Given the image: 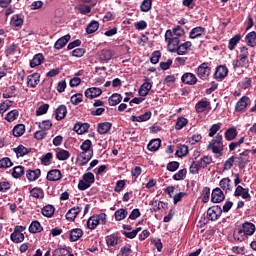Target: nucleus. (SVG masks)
<instances>
[{
  "label": "nucleus",
  "instance_id": "nucleus-53",
  "mask_svg": "<svg viewBox=\"0 0 256 256\" xmlns=\"http://www.w3.org/2000/svg\"><path fill=\"white\" fill-rule=\"evenodd\" d=\"M97 225H100L99 220L96 215L91 216L87 221L88 229H96Z\"/></svg>",
  "mask_w": 256,
  "mask_h": 256
},
{
  "label": "nucleus",
  "instance_id": "nucleus-38",
  "mask_svg": "<svg viewBox=\"0 0 256 256\" xmlns=\"http://www.w3.org/2000/svg\"><path fill=\"white\" fill-rule=\"evenodd\" d=\"M99 29V22L92 20L86 27V33L93 35Z\"/></svg>",
  "mask_w": 256,
  "mask_h": 256
},
{
  "label": "nucleus",
  "instance_id": "nucleus-6",
  "mask_svg": "<svg viewBox=\"0 0 256 256\" xmlns=\"http://www.w3.org/2000/svg\"><path fill=\"white\" fill-rule=\"evenodd\" d=\"M165 41L167 43L168 51L170 53H177V51H179V47L181 45V40L179 39V37L168 36L167 38H165Z\"/></svg>",
  "mask_w": 256,
  "mask_h": 256
},
{
  "label": "nucleus",
  "instance_id": "nucleus-5",
  "mask_svg": "<svg viewBox=\"0 0 256 256\" xmlns=\"http://www.w3.org/2000/svg\"><path fill=\"white\" fill-rule=\"evenodd\" d=\"M95 183V175L91 172L85 173L82 179L78 183V189L80 191H85Z\"/></svg>",
  "mask_w": 256,
  "mask_h": 256
},
{
  "label": "nucleus",
  "instance_id": "nucleus-55",
  "mask_svg": "<svg viewBox=\"0 0 256 256\" xmlns=\"http://www.w3.org/2000/svg\"><path fill=\"white\" fill-rule=\"evenodd\" d=\"M187 153H189V147H187V145H180L177 147V150H176L177 157H180V158L185 157Z\"/></svg>",
  "mask_w": 256,
  "mask_h": 256
},
{
  "label": "nucleus",
  "instance_id": "nucleus-9",
  "mask_svg": "<svg viewBox=\"0 0 256 256\" xmlns=\"http://www.w3.org/2000/svg\"><path fill=\"white\" fill-rule=\"evenodd\" d=\"M211 111V102L207 98H203L195 104L196 113H205V111Z\"/></svg>",
  "mask_w": 256,
  "mask_h": 256
},
{
  "label": "nucleus",
  "instance_id": "nucleus-12",
  "mask_svg": "<svg viewBox=\"0 0 256 256\" xmlns=\"http://www.w3.org/2000/svg\"><path fill=\"white\" fill-rule=\"evenodd\" d=\"M151 89H153V84L149 82V78H146V82H144L138 90V95L140 97H147Z\"/></svg>",
  "mask_w": 256,
  "mask_h": 256
},
{
  "label": "nucleus",
  "instance_id": "nucleus-49",
  "mask_svg": "<svg viewBox=\"0 0 256 256\" xmlns=\"http://www.w3.org/2000/svg\"><path fill=\"white\" fill-rule=\"evenodd\" d=\"M189 123V120H187V118L185 117H179L176 121L175 124V129L176 131H181V129H183V127H186V125Z\"/></svg>",
  "mask_w": 256,
  "mask_h": 256
},
{
  "label": "nucleus",
  "instance_id": "nucleus-29",
  "mask_svg": "<svg viewBox=\"0 0 256 256\" xmlns=\"http://www.w3.org/2000/svg\"><path fill=\"white\" fill-rule=\"evenodd\" d=\"M121 101H123V96H121V94H119V93L112 94L111 97H109V99H108V103H109L110 107H115V106L119 105V103H121Z\"/></svg>",
  "mask_w": 256,
  "mask_h": 256
},
{
  "label": "nucleus",
  "instance_id": "nucleus-19",
  "mask_svg": "<svg viewBox=\"0 0 256 256\" xmlns=\"http://www.w3.org/2000/svg\"><path fill=\"white\" fill-rule=\"evenodd\" d=\"M207 165H209V162H205V161H193L192 164L190 165V173H192V175H197V173H199V169H203L205 167H207Z\"/></svg>",
  "mask_w": 256,
  "mask_h": 256
},
{
  "label": "nucleus",
  "instance_id": "nucleus-62",
  "mask_svg": "<svg viewBox=\"0 0 256 256\" xmlns=\"http://www.w3.org/2000/svg\"><path fill=\"white\" fill-rule=\"evenodd\" d=\"M30 195L34 197V199H43V190L41 188H33L30 191Z\"/></svg>",
  "mask_w": 256,
  "mask_h": 256
},
{
  "label": "nucleus",
  "instance_id": "nucleus-21",
  "mask_svg": "<svg viewBox=\"0 0 256 256\" xmlns=\"http://www.w3.org/2000/svg\"><path fill=\"white\" fill-rule=\"evenodd\" d=\"M102 93H103V90H101V88L91 87L86 89L85 97H87V99H95L97 97H100Z\"/></svg>",
  "mask_w": 256,
  "mask_h": 256
},
{
  "label": "nucleus",
  "instance_id": "nucleus-57",
  "mask_svg": "<svg viewBox=\"0 0 256 256\" xmlns=\"http://www.w3.org/2000/svg\"><path fill=\"white\" fill-rule=\"evenodd\" d=\"M187 177V169H181L176 174L173 175L174 181H183Z\"/></svg>",
  "mask_w": 256,
  "mask_h": 256
},
{
  "label": "nucleus",
  "instance_id": "nucleus-23",
  "mask_svg": "<svg viewBox=\"0 0 256 256\" xmlns=\"http://www.w3.org/2000/svg\"><path fill=\"white\" fill-rule=\"evenodd\" d=\"M71 41V35L67 34L65 36L60 37L54 44V49L57 51H60V49H63L65 45H67Z\"/></svg>",
  "mask_w": 256,
  "mask_h": 256
},
{
  "label": "nucleus",
  "instance_id": "nucleus-3",
  "mask_svg": "<svg viewBox=\"0 0 256 256\" xmlns=\"http://www.w3.org/2000/svg\"><path fill=\"white\" fill-rule=\"evenodd\" d=\"M211 71V62H203L195 69V73L201 81H209Z\"/></svg>",
  "mask_w": 256,
  "mask_h": 256
},
{
  "label": "nucleus",
  "instance_id": "nucleus-44",
  "mask_svg": "<svg viewBox=\"0 0 256 256\" xmlns=\"http://www.w3.org/2000/svg\"><path fill=\"white\" fill-rule=\"evenodd\" d=\"M17 53V44L13 43L6 46L5 55L8 59H11L12 55Z\"/></svg>",
  "mask_w": 256,
  "mask_h": 256
},
{
  "label": "nucleus",
  "instance_id": "nucleus-26",
  "mask_svg": "<svg viewBox=\"0 0 256 256\" xmlns=\"http://www.w3.org/2000/svg\"><path fill=\"white\" fill-rule=\"evenodd\" d=\"M79 213H81V207L75 206V207L71 208L66 213V220L67 221H75V219H77V215Z\"/></svg>",
  "mask_w": 256,
  "mask_h": 256
},
{
  "label": "nucleus",
  "instance_id": "nucleus-59",
  "mask_svg": "<svg viewBox=\"0 0 256 256\" xmlns=\"http://www.w3.org/2000/svg\"><path fill=\"white\" fill-rule=\"evenodd\" d=\"M70 101L72 105H79V103H83V94H74L73 96H71Z\"/></svg>",
  "mask_w": 256,
  "mask_h": 256
},
{
  "label": "nucleus",
  "instance_id": "nucleus-64",
  "mask_svg": "<svg viewBox=\"0 0 256 256\" xmlns=\"http://www.w3.org/2000/svg\"><path fill=\"white\" fill-rule=\"evenodd\" d=\"M49 111V104H42L39 106V108L36 110L37 117L41 115H45Z\"/></svg>",
  "mask_w": 256,
  "mask_h": 256
},
{
  "label": "nucleus",
  "instance_id": "nucleus-35",
  "mask_svg": "<svg viewBox=\"0 0 256 256\" xmlns=\"http://www.w3.org/2000/svg\"><path fill=\"white\" fill-rule=\"evenodd\" d=\"M95 7V4L87 5V4H79L76 9L79 11L81 15H87L91 13V9Z\"/></svg>",
  "mask_w": 256,
  "mask_h": 256
},
{
  "label": "nucleus",
  "instance_id": "nucleus-13",
  "mask_svg": "<svg viewBox=\"0 0 256 256\" xmlns=\"http://www.w3.org/2000/svg\"><path fill=\"white\" fill-rule=\"evenodd\" d=\"M183 35H185V29H183V27L181 26H176L175 28H173L172 30H167L165 33V39H167L168 37H183Z\"/></svg>",
  "mask_w": 256,
  "mask_h": 256
},
{
  "label": "nucleus",
  "instance_id": "nucleus-16",
  "mask_svg": "<svg viewBox=\"0 0 256 256\" xmlns=\"http://www.w3.org/2000/svg\"><path fill=\"white\" fill-rule=\"evenodd\" d=\"M89 127H91V124L89 123L76 122L74 124L73 131H75L77 135H84V133L89 131Z\"/></svg>",
  "mask_w": 256,
  "mask_h": 256
},
{
  "label": "nucleus",
  "instance_id": "nucleus-2",
  "mask_svg": "<svg viewBox=\"0 0 256 256\" xmlns=\"http://www.w3.org/2000/svg\"><path fill=\"white\" fill-rule=\"evenodd\" d=\"M208 149H211L212 153H214L215 159H219L223 156L225 146L223 145V135L221 133H218L215 138L209 142Z\"/></svg>",
  "mask_w": 256,
  "mask_h": 256
},
{
  "label": "nucleus",
  "instance_id": "nucleus-34",
  "mask_svg": "<svg viewBox=\"0 0 256 256\" xmlns=\"http://www.w3.org/2000/svg\"><path fill=\"white\" fill-rule=\"evenodd\" d=\"M83 237V230L81 228H75L70 231V241H79Z\"/></svg>",
  "mask_w": 256,
  "mask_h": 256
},
{
  "label": "nucleus",
  "instance_id": "nucleus-47",
  "mask_svg": "<svg viewBox=\"0 0 256 256\" xmlns=\"http://www.w3.org/2000/svg\"><path fill=\"white\" fill-rule=\"evenodd\" d=\"M10 239L13 241V243H23V241H25V234L13 232Z\"/></svg>",
  "mask_w": 256,
  "mask_h": 256
},
{
  "label": "nucleus",
  "instance_id": "nucleus-15",
  "mask_svg": "<svg viewBox=\"0 0 256 256\" xmlns=\"http://www.w3.org/2000/svg\"><path fill=\"white\" fill-rule=\"evenodd\" d=\"M100 63H109L113 59V50L103 49L98 54Z\"/></svg>",
  "mask_w": 256,
  "mask_h": 256
},
{
  "label": "nucleus",
  "instance_id": "nucleus-52",
  "mask_svg": "<svg viewBox=\"0 0 256 256\" xmlns=\"http://www.w3.org/2000/svg\"><path fill=\"white\" fill-rule=\"evenodd\" d=\"M240 89H249L253 85V80L250 77H246L239 82Z\"/></svg>",
  "mask_w": 256,
  "mask_h": 256
},
{
  "label": "nucleus",
  "instance_id": "nucleus-24",
  "mask_svg": "<svg viewBox=\"0 0 256 256\" xmlns=\"http://www.w3.org/2000/svg\"><path fill=\"white\" fill-rule=\"evenodd\" d=\"M67 117V106L60 105L55 110V119L56 121H61Z\"/></svg>",
  "mask_w": 256,
  "mask_h": 256
},
{
  "label": "nucleus",
  "instance_id": "nucleus-18",
  "mask_svg": "<svg viewBox=\"0 0 256 256\" xmlns=\"http://www.w3.org/2000/svg\"><path fill=\"white\" fill-rule=\"evenodd\" d=\"M223 210L219 207H212L207 210V217L210 221H217L221 217Z\"/></svg>",
  "mask_w": 256,
  "mask_h": 256
},
{
  "label": "nucleus",
  "instance_id": "nucleus-36",
  "mask_svg": "<svg viewBox=\"0 0 256 256\" xmlns=\"http://www.w3.org/2000/svg\"><path fill=\"white\" fill-rule=\"evenodd\" d=\"M240 41H241V34H236L234 37H232L228 42L229 51H235V47H237V44Z\"/></svg>",
  "mask_w": 256,
  "mask_h": 256
},
{
  "label": "nucleus",
  "instance_id": "nucleus-28",
  "mask_svg": "<svg viewBox=\"0 0 256 256\" xmlns=\"http://www.w3.org/2000/svg\"><path fill=\"white\" fill-rule=\"evenodd\" d=\"M237 135H239V132L235 127L228 128L224 133L226 141H234V139H237Z\"/></svg>",
  "mask_w": 256,
  "mask_h": 256
},
{
  "label": "nucleus",
  "instance_id": "nucleus-11",
  "mask_svg": "<svg viewBox=\"0 0 256 256\" xmlns=\"http://www.w3.org/2000/svg\"><path fill=\"white\" fill-rule=\"evenodd\" d=\"M41 82V74L35 72L33 74L28 75L27 77V86L31 89H35Z\"/></svg>",
  "mask_w": 256,
  "mask_h": 256
},
{
  "label": "nucleus",
  "instance_id": "nucleus-39",
  "mask_svg": "<svg viewBox=\"0 0 256 256\" xmlns=\"http://www.w3.org/2000/svg\"><path fill=\"white\" fill-rule=\"evenodd\" d=\"M12 133L14 137H22L25 134V124H17L14 126Z\"/></svg>",
  "mask_w": 256,
  "mask_h": 256
},
{
  "label": "nucleus",
  "instance_id": "nucleus-27",
  "mask_svg": "<svg viewBox=\"0 0 256 256\" xmlns=\"http://www.w3.org/2000/svg\"><path fill=\"white\" fill-rule=\"evenodd\" d=\"M112 127H113V124H111V122L99 123L97 131L99 135H107V133L111 131Z\"/></svg>",
  "mask_w": 256,
  "mask_h": 256
},
{
  "label": "nucleus",
  "instance_id": "nucleus-7",
  "mask_svg": "<svg viewBox=\"0 0 256 256\" xmlns=\"http://www.w3.org/2000/svg\"><path fill=\"white\" fill-rule=\"evenodd\" d=\"M249 105H251V99L248 96L241 97L235 104L236 113H244Z\"/></svg>",
  "mask_w": 256,
  "mask_h": 256
},
{
  "label": "nucleus",
  "instance_id": "nucleus-22",
  "mask_svg": "<svg viewBox=\"0 0 256 256\" xmlns=\"http://www.w3.org/2000/svg\"><path fill=\"white\" fill-rule=\"evenodd\" d=\"M235 197H242V199H251V194H249V188H244L243 186H237L234 191Z\"/></svg>",
  "mask_w": 256,
  "mask_h": 256
},
{
  "label": "nucleus",
  "instance_id": "nucleus-14",
  "mask_svg": "<svg viewBox=\"0 0 256 256\" xmlns=\"http://www.w3.org/2000/svg\"><path fill=\"white\" fill-rule=\"evenodd\" d=\"M207 33V30L203 26H197L193 28L189 33V39H199Z\"/></svg>",
  "mask_w": 256,
  "mask_h": 256
},
{
  "label": "nucleus",
  "instance_id": "nucleus-32",
  "mask_svg": "<svg viewBox=\"0 0 256 256\" xmlns=\"http://www.w3.org/2000/svg\"><path fill=\"white\" fill-rule=\"evenodd\" d=\"M159 147H161V139L159 138H154L152 140H150V142L147 145V149L148 151H158Z\"/></svg>",
  "mask_w": 256,
  "mask_h": 256
},
{
  "label": "nucleus",
  "instance_id": "nucleus-45",
  "mask_svg": "<svg viewBox=\"0 0 256 256\" xmlns=\"http://www.w3.org/2000/svg\"><path fill=\"white\" fill-rule=\"evenodd\" d=\"M30 233H41L43 231V227L39 221H33L29 226Z\"/></svg>",
  "mask_w": 256,
  "mask_h": 256
},
{
  "label": "nucleus",
  "instance_id": "nucleus-25",
  "mask_svg": "<svg viewBox=\"0 0 256 256\" xmlns=\"http://www.w3.org/2000/svg\"><path fill=\"white\" fill-rule=\"evenodd\" d=\"M45 61V56L42 53H38L34 55L32 60H30L31 69H35V67H39Z\"/></svg>",
  "mask_w": 256,
  "mask_h": 256
},
{
  "label": "nucleus",
  "instance_id": "nucleus-42",
  "mask_svg": "<svg viewBox=\"0 0 256 256\" xmlns=\"http://www.w3.org/2000/svg\"><path fill=\"white\" fill-rule=\"evenodd\" d=\"M18 117H19V110L14 109L6 114L5 119L6 121H8V123H13V121H16Z\"/></svg>",
  "mask_w": 256,
  "mask_h": 256
},
{
  "label": "nucleus",
  "instance_id": "nucleus-10",
  "mask_svg": "<svg viewBox=\"0 0 256 256\" xmlns=\"http://www.w3.org/2000/svg\"><path fill=\"white\" fill-rule=\"evenodd\" d=\"M227 75H229V69L226 65H220L216 67L214 72V79H217V81H223Z\"/></svg>",
  "mask_w": 256,
  "mask_h": 256
},
{
  "label": "nucleus",
  "instance_id": "nucleus-31",
  "mask_svg": "<svg viewBox=\"0 0 256 256\" xmlns=\"http://www.w3.org/2000/svg\"><path fill=\"white\" fill-rule=\"evenodd\" d=\"M245 43H246V45H248V47H256V32L255 31L249 32L245 36Z\"/></svg>",
  "mask_w": 256,
  "mask_h": 256
},
{
  "label": "nucleus",
  "instance_id": "nucleus-48",
  "mask_svg": "<svg viewBox=\"0 0 256 256\" xmlns=\"http://www.w3.org/2000/svg\"><path fill=\"white\" fill-rule=\"evenodd\" d=\"M41 213L44 217H53L55 208L52 205H47L42 208Z\"/></svg>",
  "mask_w": 256,
  "mask_h": 256
},
{
  "label": "nucleus",
  "instance_id": "nucleus-41",
  "mask_svg": "<svg viewBox=\"0 0 256 256\" xmlns=\"http://www.w3.org/2000/svg\"><path fill=\"white\" fill-rule=\"evenodd\" d=\"M151 7H153V0H143L140 5V11H142V13H149Z\"/></svg>",
  "mask_w": 256,
  "mask_h": 256
},
{
  "label": "nucleus",
  "instance_id": "nucleus-30",
  "mask_svg": "<svg viewBox=\"0 0 256 256\" xmlns=\"http://www.w3.org/2000/svg\"><path fill=\"white\" fill-rule=\"evenodd\" d=\"M61 177H62L61 170H58V169L50 170L47 173L48 181H59L61 180Z\"/></svg>",
  "mask_w": 256,
  "mask_h": 256
},
{
  "label": "nucleus",
  "instance_id": "nucleus-54",
  "mask_svg": "<svg viewBox=\"0 0 256 256\" xmlns=\"http://www.w3.org/2000/svg\"><path fill=\"white\" fill-rule=\"evenodd\" d=\"M38 127L40 130L47 132L53 127V122H51V120H44L38 123Z\"/></svg>",
  "mask_w": 256,
  "mask_h": 256
},
{
  "label": "nucleus",
  "instance_id": "nucleus-46",
  "mask_svg": "<svg viewBox=\"0 0 256 256\" xmlns=\"http://www.w3.org/2000/svg\"><path fill=\"white\" fill-rule=\"evenodd\" d=\"M70 156L71 154L67 150L61 149L56 152V158L59 161H67V159H69Z\"/></svg>",
  "mask_w": 256,
  "mask_h": 256
},
{
  "label": "nucleus",
  "instance_id": "nucleus-56",
  "mask_svg": "<svg viewBox=\"0 0 256 256\" xmlns=\"http://www.w3.org/2000/svg\"><path fill=\"white\" fill-rule=\"evenodd\" d=\"M25 173V169L23 166H16L13 168L12 177H15V179H19V177H23Z\"/></svg>",
  "mask_w": 256,
  "mask_h": 256
},
{
  "label": "nucleus",
  "instance_id": "nucleus-50",
  "mask_svg": "<svg viewBox=\"0 0 256 256\" xmlns=\"http://www.w3.org/2000/svg\"><path fill=\"white\" fill-rule=\"evenodd\" d=\"M115 219L116 221H123V219L127 218V215H129V213L127 212V210L120 208L115 212Z\"/></svg>",
  "mask_w": 256,
  "mask_h": 256
},
{
  "label": "nucleus",
  "instance_id": "nucleus-37",
  "mask_svg": "<svg viewBox=\"0 0 256 256\" xmlns=\"http://www.w3.org/2000/svg\"><path fill=\"white\" fill-rule=\"evenodd\" d=\"M26 177L30 181H37V178L41 177V170L40 169L28 170L26 172Z\"/></svg>",
  "mask_w": 256,
  "mask_h": 256
},
{
  "label": "nucleus",
  "instance_id": "nucleus-60",
  "mask_svg": "<svg viewBox=\"0 0 256 256\" xmlns=\"http://www.w3.org/2000/svg\"><path fill=\"white\" fill-rule=\"evenodd\" d=\"M14 153H16L17 157H24V155H27L28 151L25 146L19 145L17 148H14Z\"/></svg>",
  "mask_w": 256,
  "mask_h": 256
},
{
  "label": "nucleus",
  "instance_id": "nucleus-51",
  "mask_svg": "<svg viewBox=\"0 0 256 256\" xmlns=\"http://www.w3.org/2000/svg\"><path fill=\"white\" fill-rule=\"evenodd\" d=\"M119 243V237L117 235H110L106 237V245L108 247H115Z\"/></svg>",
  "mask_w": 256,
  "mask_h": 256
},
{
  "label": "nucleus",
  "instance_id": "nucleus-1",
  "mask_svg": "<svg viewBox=\"0 0 256 256\" xmlns=\"http://www.w3.org/2000/svg\"><path fill=\"white\" fill-rule=\"evenodd\" d=\"M253 233H255V224L244 222L240 227L234 230V239L235 241H239V243H243V241H247Z\"/></svg>",
  "mask_w": 256,
  "mask_h": 256
},
{
  "label": "nucleus",
  "instance_id": "nucleus-4",
  "mask_svg": "<svg viewBox=\"0 0 256 256\" xmlns=\"http://www.w3.org/2000/svg\"><path fill=\"white\" fill-rule=\"evenodd\" d=\"M93 143L91 140H85L82 145L80 146L82 149V153L79 154L77 161H91L93 157V149H91Z\"/></svg>",
  "mask_w": 256,
  "mask_h": 256
},
{
  "label": "nucleus",
  "instance_id": "nucleus-8",
  "mask_svg": "<svg viewBox=\"0 0 256 256\" xmlns=\"http://www.w3.org/2000/svg\"><path fill=\"white\" fill-rule=\"evenodd\" d=\"M198 81L199 79L197 78V76L191 72H185L181 77V82L184 85H191V86L197 85Z\"/></svg>",
  "mask_w": 256,
  "mask_h": 256
},
{
  "label": "nucleus",
  "instance_id": "nucleus-43",
  "mask_svg": "<svg viewBox=\"0 0 256 256\" xmlns=\"http://www.w3.org/2000/svg\"><path fill=\"white\" fill-rule=\"evenodd\" d=\"M219 185L221 189L225 191V193H229V191H231V179L223 178L220 181Z\"/></svg>",
  "mask_w": 256,
  "mask_h": 256
},
{
  "label": "nucleus",
  "instance_id": "nucleus-63",
  "mask_svg": "<svg viewBox=\"0 0 256 256\" xmlns=\"http://www.w3.org/2000/svg\"><path fill=\"white\" fill-rule=\"evenodd\" d=\"M11 25H13L14 27H21L23 25V20L21 16L14 15L11 19Z\"/></svg>",
  "mask_w": 256,
  "mask_h": 256
},
{
  "label": "nucleus",
  "instance_id": "nucleus-17",
  "mask_svg": "<svg viewBox=\"0 0 256 256\" xmlns=\"http://www.w3.org/2000/svg\"><path fill=\"white\" fill-rule=\"evenodd\" d=\"M211 201L212 203H221L225 201V194L221 188H215L211 194Z\"/></svg>",
  "mask_w": 256,
  "mask_h": 256
},
{
  "label": "nucleus",
  "instance_id": "nucleus-20",
  "mask_svg": "<svg viewBox=\"0 0 256 256\" xmlns=\"http://www.w3.org/2000/svg\"><path fill=\"white\" fill-rule=\"evenodd\" d=\"M233 69H239V68H248L249 67V58H241V57H236L235 60L232 62Z\"/></svg>",
  "mask_w": 256,
  "mask_h": 256
},
{
  "label": "nucleus",
  "instance_id": "nucleus-40",
  "mask_svg": "<svg viewBox=\"0 0 256 256\" xmlns=\"http://www.w3.org/2000/svg\"><path fill=\"white\" fill-rule=\"evenodd\" d=\"M151 119V111H148L140 116H132V121L137 123H143V121H149Z\"/></svg>",
  "mask_w": 256,
  "mask_h": 256
},
{
  "label": "nucleus",
  "instance_id": "nucleus-61",
  "mask_svg": "<svg viewBox=\"0 0 256 256\" xmlns=\"http://www.w3.org/2000/svg\"><path fill=\"white\" fill-rule=\"evenodd\" d=\"M13 105V101L11 100H5L0 104V113H6V111H9V108Z\"/></svg>",
  "mask_w": 256,
  "mask_h": 256
},
{
  "label": "nucleus",
  "instance_id": "nucleus-33",
  "mask_svg": "<svg viewBox=\"0 0 256 256\" xmlns=\"http://www.w3.org/2000/svg\"><path fill=\"white\" fill-rule=\"evenodd\" d=\"M191 47H193V43H191V41H186L180 44L177 55H187V50L191 49Z\"/></svg>",
  "mask_w": 256,
  "mask_h": 256
},
{
  "label": "nucleus",
  "instance_id": "nucleus-58",
  "mask_svg": "<svg viewBox=\"0 0 256 256\" xmlns=\"http://www.w3.org/2000/svg\"><path fill=\"white\" fill-rule=\"evenodd\" d=\"M221 130V123L213 124L208 133V137H215L217 135V132Z\"/></svg>",
  "mask_w": 256,
  "mask_h": 256
}]
</instances>
